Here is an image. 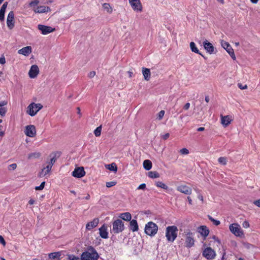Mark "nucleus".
I'll return each mask as SVG.
<instances>
[{"mask_svg":"<svg viewBox=\"0 0 260 260\" xmlns=\"http://www.w3.org/2000/svg\"><path fill=\"white\" fill-rule=\"evenodd\" d=\"M190 48L192 52L198 53L202 55L203 57H204V56L200 52L199 49L196 47V44L194 42H191L190 43Z\"/></svg>","mask_w":260,"mask_h":260,"instance_id":"7c9ffc66","label":"nucleus"},{"mask_svg":"<svg viewBox=\"0 0 260 260\" xmlns=\"http://www.w3.org/2000/svg\"><path fill=\"white\" fill-rule=\"evenodd\" d=\"M67 256L68 260H80L78 256L73 254H68Z\"/></svg>","mask_w":260,"mask_h":260,"instance_id":"a19ab883","label":"nucleus"},{"mask_svg":"<svg viewBox=\"0 0 260 260\" xmlns=\"http://www.w3.org/2000/svg\"><path fill=\"white\" fill-rule=\"evenodd\" d=\"M183 237L184 238V244L186 247L189 248L194 246L195 242L194 234L189 230H185L184 232Z\"/></svg>","mask_w":260,"mask_h":260,"instance_id":"7ed1b4c3","label":"nucleus"},{"mask_svg":"<svg viewBox=\"0 0 260 260\" xmlns=\"http://www.w3.org/2000/svg\"><path fill=\"white\" fill-rule=\"evenodd\" d=\"M8 6V2H5L0 9V20L3 21L5 18V13Z\"/></svg>","mask_w":260,"mask_h":260,"instance_id":"a878e982","label":"nucleus"},{"mask_svg":"<svg viewBox=\"0 0 260 260\" xmlns=\"http://www.w3.org/2000/svg\"><path fill=\"white\" fill-rule=\"evenodd\" d=\"M198 232L205 238L207 237L209 234V230L205 225H202L198 228Z\"/></svg>","mask_w":260,"mask_h":260,"instance_id":"6ab92c4d","label":"nucleus"},{"mask_svg":"<svg viewBox=\"0 0 260 260\" xmlns=\"http://www.w3.org/2000/svg\"><path fill=\"white\" fill-rule=\"evenodd\" d=\"M102 131V125H100L96 128L94 131V134L96 137H99L101 135Z\"/></svg>","mask_w":260,"mask_h":260,"instance_id":"4c0bfd02","label":"nucleus"},{"mask_svg":"<svg viewBox=\"0 0 260 260\" xmlns=\"http://www.w3.org/2000/svg\"><path fill=\"white\" fill-rule=\"evenodd\" d=\"M7 112V109L5 107H0V115L2 116H4Z\"/></svg>","mask_w":260,"mask_h":260,"instance_id":"37998d69","label":"nucleus"},{"mask_svg":"<svg viewBox=\"0 0 260 260\" xmlns=\"http://www.w3.org/2000/svg\"><path fill=\"white\" fill-rule=\"evenodd\" d=\"M129 3L135 11L142 12V5L141 3L140 0H128Z\"/></svg>","mask_w":260,"mask_h":260,"instance_id":"9d476101","label":"nucleus"},{"mask_svg":"<svg viewBox=\"0 0 260 260\" xmlns=\"http://www.w3.org/2000/svg\"><path fill=\"white\" fill-rule=\"evenodd\" d=\"M179 152L183 155H186L189 153V151L186 148H182L180 150Z\"/></svg>","mask_w":260,"mask_h":260,"instance_id":"c03bdc74","label":"nucleus"},{"mask_svg":"<svg viewBox=\"0 0 260 260\" xmlns=\"http://www.w3.org/2000/svg\"><path fill=\"white\" fill-rule=\"evenodd\" d=\"M32 52V48L31 46H26L22 48L18 51L19 54H22L25 56H28Z\"/></svg>","mask_w":260,"mask_h":260,"instance_id":"a211bd4d","label":"nucleus"},{"mask_svg":"<svg viewBox=\"0 0 260 260\" xmlns=\"http://www.w3.org/2000/svg\"><path fill=\"white\" fill-rule=\"evenodd\" d=\"M50 11V8L49 7H46L45 6H40L34 9V12L38 13H45Z\"/></svg>","mask_w":260,"mask_h":260,"instance_id":"b1692460","label":"nucleus"},{"mask_svg":"<svg viewBox=\"0 0 260 260\" xmlns=\"http://www.w3.org/2000/svg\"><path fill=\"white\" fill-rule=\"evenodd\" d=\"M158 226L155 223L150 221L146 224L145 226V233L150 236H154L157 233Z\"/></svg>","mask_w":260,"mask_h":260,"instance_id":"39448f33","label":"nucleus"},{"mask_svg":"<svg viewBox=\"0 0 260 260\" xmlns=\"http://www.w3.org/2000/svg\"><path fill=\"white\" fill-rule=\"evenodd\" d=\"M242 226L244 228H248L249 227L250 225L248 221L245 220L242 223Z\"/></svg>","mask_w":260,"mask_h":260,"instance_id":"603ef678","label":"nucleus"},{"mask_svg":"<svg viewBox=\"0 0 260 260\" xmlns=\"http://www.w3.org/2000/svg\"><path fill=\"white\" fill-rule=\"evenodd\" d=\"M39 1L35 0V1H31L29 3V6L31 7L35 6L39 4Z\"/></svg>","mask_w":260,"mask_h":260,"instance_id":"3c124183","label":"nucleus"},{"mask_svg":"<svg viewBox=\"0 0 260 260\" xmlns=\"http://www.w3.org/2000/svg\"><path fill=\"white\" fill-rule=\"evenodd\" d=\"M42 108V104L32 103L27 107V113L31 116H34Z\"/></svg>","mask_w":260,"mask_h":260,"instance_id":"423d86ee","label":"nucleus"},{"mask_svg":"<svg viewBox=\"0 0 260 260\" xmlns=\"http://www.w3.org/2000/svg\"><path fill=\"white\" fill-rule=\"evenodd\" d=\"M119 217L125 221H131L132 219V215L129 212H125L120 214Z\"/></svg>","mask_w":260,"mask_h":260,"instance_id":"c85d7f7f","label":"nucleus"},{"mask_svg":"<svg viewBox=\"0 0 260 260\" xmlns=\"http://www.w3.org/2000/svg\"><path fill=\"white\" fill-rule=\"evenodd\" d=\"M16 167H17L16 164H12L9 166L8 169L9 170H14L16 169Z\"/></svg>","mask_w":260,"mask_h":260,"instance_id":"09e8293b","label":"nucleus"},{"mask_svg":"<svg viewBox=\"0 0 260 260\" xmlns=\"http://www.w3.org/2000/svg\"><path fill=\"white\" fill-rule=\"evenodd\" d=\"M130 229L133 232H136L138 231L139 230L138 224V222L136 220L133 219L131 220L130 223Z\"/></svg>","mask_w":260,"mask_h":260,"instance_id":"bb28decb","label":"nucleus"},{"mask_svg":"<svg viewBox=\"0 0 260 260\" xmlns=\"http://www.w3.org/2000/svg\"><path fill=\"white\" fill-rule=\"evenodd\" d=\"M143 167L146 170H149L152 168V162L150 160L146 159L143 161Z\"/></svg>","mask_w":260,"mask_h":260,"instance_id":"2f4dec72","label":"nucleus"},{"mask_svg":"<svg viewBox=\"0 0 260 260\" xmlns=\"http://www.w3.org/2000/svg\"><path fill=\"white\" fill-rule=\"evenodd\" d=\"M99 234L100 236L103 239H107L108 238L107 227L105 225V224H103L99 229Z\"/></svg>","mask_w":260,"mask_h":260,"instance_id":"aec40b11","label":"nucleus"},{"mask_svg":"<svg viewBox=\"0 0 260 260\" xmlns=\"http://www.w3.org/2000/svg\"><path fill=\"white\" fill-rule=\"evenodd\" d=\"M72 175L73 177L80 178L85 175V172L83 167H78L75 169L72 172Z\"/></svg>","mask_w":260,"mask_h":260,"instance_id":"9b49d317","label":"nucleus"},{"mask_svg":"<svg viewBox=\"0 0 260 260\" xmlns=\"http://www.w3.org/2000/svg\"><path fill=\"white\" fill-rule=\"evenodd\" d=\"M148 176L151 178H157L159 177V174L156 171H150L148 172Z\"/></svg>","mask_w":260,"mask_h":260,"instance_id":"f704fd0d","label":"nucleus"},{"mask_svg":"<svg viewBox=\"0 0 260 260\" xmlns=\"http://www.w3.org/2000/svg\"><path fill=\"white\" fill-rule=\"evenodd\" d=\"M116 184V182L115 181H110L106 182V185L107 187L109 188L114 186Z\"/></svg>","mask_w":260,"mask_h":260,"instance_id":"a18cd8bd","label":"nucleus"},{"mask_svg":"<svg viewBox=\"0 0 260 260\" xmlns=\"http://www.w3.org/2000/svg\"><path fill=\"white\" fill-rule=\"evenodd\" d=\"M99 222V219L97 218H94L91 221L88 222L86 225V229L87 230H91L96 227Z\"/></svg>","mask_w":260,"mask_h":260,"instance_id":"412c9836","label":"nucleus"},{"mask_svg":"<svg viewBox=\"0 0 260 260\" xmlns=\"http://www.w3.org/2000/svg\"><path fill=\"white\" fill-rule=\"evenodd\" d=\"M203 46L204 49L208 53L210 54L214 53V47L211 43L209 42L207 40H206L203 42Z\"/></svg>","mask_w":260,"mask_h":260,"instance_id":"dca6fc26","label":"nucleus"},{"mask_svg":"<svg viewBox=\"0 0 260 260\" xmlns=\"http://www.w3.org/2000/svg\"><path fill=\"white\" fill-rule=\"evenodd\" d=\"M202 254L208 260L213 259L216 256L215 251L210 247L206 248Z\"/></svg>","mask_w":260,"mask_h":260,"instance_id":"6e6552de","label":"nucleus"},{"mask_svg":"<svg viewBox=\"0 0 260 260\" xmlns=\"http://www.w3.org/2000/svg\"><path fill=\"white\" fill-rule=\"evenodd\" d=\"M177 190L178 191L186 195H190L192 192V189L190 187L185 185H181L177 186Z\"/></svg>","mask_w":260,"mask_h":260,"instance_id":"4468645a","label":"nucleus"},{"mask_svg":"<svg viewBox=\"0 0 260 260\" xmlns=\"http://www.w3.org/2000/svg\"><path fill=\"white\" fill-rule=\"evenodd\" d=\"M108 169L112 171L116 172L117 167L115 164L112 163L109 165Z\"/></svg>","mask_w":260,"mask_h":260,"instance_id":"ea45409f","label":"nucleus"},{"mask_svg":"<svg viewBox=\"0 0 260 260\" xmlns=\"http://www.w3.org/2000/svg\"><path fill=\"white\" fill-rule=\"evenodd\" d=\"M253 203L257 207H260V199L254 201Z\"/></svg>","mask_w":260,"mask_h":260,"instance_id":"4d7b16f0","label":"nucleus"},{"mask_svg":"<svg viewBox=\"0 0 260 260\" xmlns=\"http://www.w3.org/2000/svg\"><path fill=\"white\" fill-rule=\"evenodd\" d=\"M35 200H33V199H30L29 202H28V203L30 204V205H32L34 204L35 203Z\"/></svg>","mask_w":260,"mask_h":260,"instance_id":"774afa93","label":"nucleus"},{"mask_svg":"<svg viewBox=\"0 0 260 260\" xmlns=\"http://www.w3.org/2000/svg\"><path fill=\"white\" fill-rule=\"evenodd\" d=\"M155 184L157 187L165 190H167L169 188L168 186L161 181H156Z\"/></svg>","mask_w":260,"mask_h":260,"instance_id":"473e14b6","label":"nucleus"},{"mask_svg":"<svg viewBox=\"0 0 260 260\" xmlns=\"http://www.w3.org/2000/svg\"><path fill=\"white\" fill-rule=\"evenodd\" d=\"M165 111L164 110H161L157 114V118L158 119V120H161L164 115H165Z\"/></svg>","mask_w":260,"mask_h":260,"instance_id":"79ce46f5","label":"nucleus"},{"mask_svg":"<svg viewBox=\"0 0 260 260\" xmlns=\"http://www.w3.org/2000/svg\"><path fill=\"white\" fill-rule=\"evenodd\" d=\"M238 86L241 89H245L247 88V86L246 85L243 86L241 83H238Z\"/></svg>","mask_w":260,"mask_h":260,"instance_id":"5fc2aeb1","label":"nucleus"},{"mask_svg":"<svg viewBox=\"0 0 260 260\" xmlns=\"http://www.w3.org/2000/svg\"><path fill=\"white\" fill-rule=\"evenodd\" d=\"M51 170L50 166L47 165L46 167H44L39 173V177H43L48 174Z\"/></svg>","mask_w":260,"mask_h":260,"instance_id":"393cba45","label":"nucleus"},{"mask_svg":"<svg viewBox=\"0 0 260 260\" xmlns=\"http://www.w3.org/2000/svg\"><path fill=\"white\" fill-rule=\"evenodd\" d=\"M208 218L212 221L215 225H218L220 224V222L219 220L214 219L211 216L208 215Z\"/></svg>","mask_w":260,"mask_h":260,"instance_id":"58836bf2","label":"nucleus"},{"mask_svg":"<svg viewBox=\"0 0 260 260\" xmlns=\"http://www.w3.org/2000/svg\"><path fill=\"white\" fill-rule=\"evenodd\" d=\"M190 107V104L189 103H187L184 106L183 109L185 110H188Z\"/></svg>","mask_w":260,"mask_h":260,"instance_id":"680f3d73","label":"nucleus"},{"mask_svg":"<svg viewBox=\"0 0 260 260\" xmlns=\"http://www.w3.org/2000/svg\"><path fill=\"white\" fill-rule=\"evenodd\" d=\"M7 105V102L6 101H2L0 102V107H4L5 106Z\"/></svg>","mask_w":260,"mask_h":260,"instance_id":"13d9d810","label":"nucleus"},{"mask_svg":"<svg viewBox=\"0 0 260 260\" xmlns=\"http://www.w3.org/2000/svg\"><path fill=\"white\" fill-rule=\"evenodd\" d=\"M39 72V68L37 65H32L29 71L28 74L31 78H35L37 76Z\"/></svg>","mask_w":260,"mask_h":260,"instance_id":"f3484780","label":"nucleus"},{"mask_svg":"<svg viewBox=\"0 0 260 260\" xmlns=\"http://www.w3.org/2000/svg\"><path fill=\"white\" fill-rule=\"evenodd\" d=\"M178 228L175 225H170L166 228L165 236L169 242H173L177 237Z\"/></svg>","mask_w":260,"mask_h":260,"instance_id":"f03ea898","label":"nucleus"},{"mask_svg":"<svg viewBox=\"0 0 260 260\" xmlns=\"http://www.w3.org/2000/svg\"><path fill=\"white\" fill-rule=\"evenodd\" d=\"M146 188V185L145 183H142L140 184L138 187L137 189L145 190Z\"/></svg>","mask_w":260,"mask_h":260,"instance_id":"de8ad7c7","label":"nucleus"},{"mask_svg":"<svg viewBox=\"0 0 260 260\" xmlns=\"http://www.w3.org/2000/svg\"><path fill=\"white\" fill-rule=\"evenodd\" d=\"M187 199L189 204L190 205H192V200H191V198L190 197L188 196Z\"/></svg>","mask_w":260,"mask_h":260,"instance_id":"0e129e2a","label":"nucleus"},{"mask_svg":"<svg viewBox=\"0 0 260 260\" xmlns=\"http://www.w3.org/2000/svg\"><path fill=\"white\" fill-rule=\"evenodd\" d=\"M61 256L60 252H52L48 254L49 258L51 259H60Z\"/></svg>","mask_w":260,"mask_h":260,"instance_id":"c756f323","label":"nucleus"},{"mask_svg":"<svg viewBox=\"0 0 260 260\" xmlns=\"http://www.w3.org/2000/svg\"><path fill=\"white\" fill-rule=\"evenodd\" d=\"M6 63V59L4 55H2L0 57V64H4Z\"/></svg>","mask_w":260,"mask_h":260,"instance_id":"8fccbe9b","label":"nucleus"},{"mask_svg":"<svg viewBox=\"0 0 260 260\" xmlns=\"http://www.w3.org/2000/svg\"><path fill=\"white\" fill-rule=\"evenodd\" d=\"M205 130V128L204 127H200L197 129V131L199 132L204 131Z\"/></svg>","mask_w":260,"mask_h":260,"instance_id":"69168bd1","label":"nucleus"},{"mask_svg":"<svg viewBox=\"0 0 260 260\" xmlns=\"http://www.w3.org/2000/svg\"><path fill=\"white\" fill-rule=\"evenodd\" d=\"M77 110L78 111L77 113L80 115V116H81V110L79 107L77 108Z\"/></svg>","mask_w":260,"mask_h":260,"instance_id":"338daca9","label":"nucleus"},{"mask_svg":"<svg viewBox=\"0 0 260 260\" xmlns=\"http://www.w3.org/2000/svg\"><path fill=\"white\" fill-rule=\"evenodd\" d=\"M0 243L3 246H5L6 244L5 239L2 236H0Z\"/></svg>","mask_w":260,"mask_h":260,"instance_id":"864d4df0","label":"nucleus"},{"mask_svg":"<svg viewBox=\"0 0 260 260\" xmlns=\"http://www.w3.org/2000/svg\"><path fill=\"white\" fill-rule=\"evenodd\" d=\"M41 156V153L39 152H35L31 153L28 155V159L37 158Z\"/></svg>","mask_w":260,"mask_h":260,"instance_id":"72a5a7b5","label":"nucleus"},{"mask_svg":"<svg viewBox=\"0 0 260 260\" xmlns=\"http://www.w3.org/2000/svg\"><path fill=\"white\" fill-rule=\"evenodd\" d=\"M99 257L98 253L92 246L87 248V250L83 252L81 255V260H98Z\"/></svg>","mask_w":260,"mask_h":260,"instance_id":"f257e3e1","label":"nucleus"},{"mask_svg":"<svg viewBox=\"0 0 260 260\" xmlns=\"http://www.w3.org/2000/svg\"><path fill=\"white\" fill-rule=\"evenodd\" d=\"M95 75V72L94 71L90 72L88 74V77L90 78H93Z\"/></svg>","mask_w":260,"mask_h":260,"instance_id":"bf43d9fd","label":"nucleus"},{"mask_svg":"<svg viewBox=\"0 0 260 260\" xmlns=\"http://www.w3.org/2000/svg\"><path fill=\"white\" fill-rule=\"evenodd\" d=\"M170 136L169 133H166V134L162 136V138L164 140H167Z\"/></svg>","mask_w":260,"mask_h":260,"instance_id":"e2e57ef3","label":"nucleus"},{"mask_svg":"<svg viewBox=\"0 0 260 260\" xmlns=\"http://www.w3.org/2000/svg\"><path fill=\"white\" fill-rule=\"evenodd\" d=\"M221 123L224 126H227L231 123L232 119L229 115L223 116L221 115Z\"/></svg>","mask_w":260,"mask_h":260,"instance_id":"4be33fe9","label":"nucleus"},{"mask_svg":"<svg viewBox=\"0 0 260 260\" xmlns=\"http://www.w3.org/2000/svg\"><path fill=\"white\" fill-rule=\"evenodd\" d=\"M143 75L144 79L146 81L149 80L150 78V71L149 69L143 68L142 69Z\"/></svg>","mask_w":260,"mask_h":260,"instance_id":"cd10ccee","label":"nucleus"},{"mask_svg":"<svg viewBox=\"0 0 260 260\" xmlns=\"http://www.w3.org/2000/svg\"><path fill=\"white\" fill-rule=\"evenodd\" d=\"M229 230L236 237H241L244 235L243 232L238 223H234L230 224Z\"/></svg>","mask_w":260,"mask_h":260,"instance_id":"0eeeda50","label":"nucleus"},{"mask_svg":"<svg viewBox=\"0 0 260 260\" xmlns=\"http://www.w3.org/2000/svg\"><path fill=\"white\" fill-rule=\"evenodd\" d=\"M45 184V182L44 181V182H42L40 186H36L35 187V189L36 190H42L44 187Z\"/></svg>","mask_w":260,"mask_h":260,"instance_id":"49530a36","label":"nucleus"},{"mask_svg":"<svg viewBox=\"0 0 260 260\" xmlns=\"http://www.w3.org/2000/svg\"><path fill=\"white\" fill-rule=\"evenodd\" d=\"M218 161L219 164L222 165H226L227 164V158L225 157H220L218 159Z\"/></svg>","mask_w":260,"mask_h":260,"instance_id":"e433bc0d","label":"nucleus"},{"mask_svg":"<svg viewBox=\"0 0 260 260\" xmlns=\"http://www.w3.org/2000/svg\"><path fill=\"white\" fill-rule=\"evenodd\" d=\"M221 45L224 49L226 50L231 57L235 60L236 59V56L235 55L234 51L233 49L230 46V44L222 40L221 41Z\"/></svg>","mask_w":260,"mask_h":260,"instance_id":"1a4fd4ad","label":"nucleus"},{"mask_svg":"<svg viewBox=\"0 0 260 260\" xmlns=\"http://www.w3.org/2000/svg\"><path fill=\"white\" fill-rule=\"evenodd\" d=\"M59 156V153L58 152H54L52 153L50 155V161L48 162V164L47 165L48 166H50V167L52 168V166L55 163L57 159V157Z\"/></svg>","mask_w":260,"mask_h":260,"instance_id":"5701e85b","label":"nucleus"},{"mask_svg":"<svg viewBox=\"0 0 260 260\" xmlns=\"http://www.w3.org/2000/svg\"><path fill=\"white\" fill-rule=\"evenodd\" d=\"M124 230V223L121 219H117L112 222V228L111 229V233L117 234L121 233Z\"/></svg>","mask_w":260,"mask_h":260,"instance_id":"20e7f679","label":"nucleus"},{"mask_svg":"<svg viewBox=\"0 0 260 260\" xmlns=\"http://www.w3.org/2000/svg\"><path fill=\"white\" fill-rule=\"evenodd\" d=\"M4 135H5V131L4 130H2V129L1 128V131H0V140H2V139L3 137V136H4Z\"/></svg>","mask_w":260,"mask_h":260,"instance_id":"052dcab7","label":"nucleus"},{"mask_svg":"<svg viewBox=\"0 0 260 260\" xmlns=\"http://www.w3.org/2000/svg\"><path fill=\"white\" fill-rule=\"evenodd\" d=\"M25 134L29 137H34L36 135V127L33 125H27L25 127Z\"/></svg>","mask_w":260,"mask_h":260,"instance_id":"f8f14e48","label":"nucleus"},{"mask_svg":"<svg viewBox=\"0 0 260 260\" xmlns=\"http://www.w3.org/2000/svg\"><path fill=\"white\" fill-rule=\"evenodd\" d=\"M197 191L198 193V198L200 201H201L202 202H204V198H203V196L201 193H199V191L198 190H197Z\"/></svg>","mask_w":260,"mask_h":260,"instance_id":"6e6d98bb","label":"nucleus"},{"mask_svg":"<svg viewBox=\"0 0 260 260\" xmlns=\"http://www.w3.org/2000/svg\"><path fill=\"white\" fill-rule=\"evenodd\" d=\"M103 8L107 11V12L109 13H111L112 12V9L110 5L108 3H104L103 4Z\"/></svg>","mask_w":260,"mask_h":260,"instance_id":"c9c22d12","label":"nucleus"},{"mask_svg":"<svg viewBox=\"0 0 260 260\" xmlns=\"http://www.w3.org/2000/svg\"><path fill=\"white\" fill-rule=\"evenodd\" d=\"M38 28L41 31L43 35H47L50 32H53L55 30L54 28L42 24H39L38 25Z\"/></svg>","mask_w":260,"mask_h":260,"instance_id":"ddd939ff","label":"nucleus"},{"mask_svg":"<svg viewBox=\"0 0 260 260\" xmlns=\"http://www.w3.org/2000/svg\"><path fill=\"white\" fill-rule=\"evenodd\" d=\"M7 24L10 29L13 28L14 26V14L13 11H10L8 14Z\"/></svg>","mask_w":260,"mask_h":260,"instance_id":"2eb2a0df","label":"nucleus"}]
</instances>
